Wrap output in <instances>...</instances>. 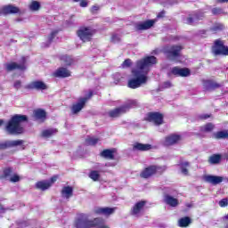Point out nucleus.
Returning <instances> with one entry per match:
<instances>
[{
  "instance_id": "nucleus-46",
  "label": "nucleus",
  "mask_w": 228,
  "mask_h": 228,
  "mask_svg": "<svg viewBox=\"0 0 228 228\" xmlns=\"http://www.w3.org/2000/svg\"><path fill=\"white\" fill-rule=\"evenodd\" d=\"M104 208H96L94 209L95 215H103Z\"/></svg>"
},
{
  "instance_id": "nucleus-2",
  "label": "nucleus",
  "mask_w": 228,
  "mask_h": 228,
  "mask_svg": "<svg viewBox=\"0 0 228 228\" xmlns=\"http://www.w3.org/2000/svg\"><path fill=\"white\" fill-rule=\"evenodd\" d=\"M28 121V116L26 115H15L13 116L5 126V130L9 134H22L24 133V127H22V122Z\"/></svg>"
},
{
  "instance_id": "nucleus-16",
  "label": "nucleus",
  "mask_w": 228,
  "mask_h": 228,
  "mask_svg": "<svg viewBox=\"0 0 228 228\" xmlns=\"http://www.w3.org/2000/svg\"><path fill=\"white\" fill-rule=\"evenodd\" d=\"M203 181L206 183H209L210 184H220L222 181H224V177L222 176H216V175H206L203 176Z\"/></svg>"
},
{
  "instance_id": "nucleus-15",
  "label": "nucleus",
  "mask_w": 228,
  "mask_h": 228,
  "mask_svg": "<svg viewBox=\"0 0 228 228\" xmlns=\"http://www.w3.org/2000/svg\"><path fill=\"white\" fill-rule=\"evenodd\" d=\"M171 73L174 74V76L180 77H188V76H190V69L186 68L175 67L172 69Z\"/></svg>"
},
{
  "instance_id": "nucleus-6",
  "label": "nucleus",
  "mask_w": 228,
  "mask_h": 228,
  "mask_svg": "<svg viewBox=\"0 0 228 228\" xmlns=\"http://www.w3.org/2000/svg\"><path fill=\"white\" fill-rule=\"evenodd\" d=\"M165 170H167V166H150L141 173V177L149 179V177H152L158 172H165Z\"/></svg>"
},
{
  "instance_id": "nucleus-8",
  "label": "nucleus",
  "mask_w": 228,
  "mask_h": 228,
  "mask_svg": "<svg viewBox=\"0 0 228 228\" xmlns=\"http://www.w3.org/2000/svg\"><path fill=\"white\" fill-rule=\"evenodd\" d=\"M145 204H147V201L145 200L135 203L131 208L130 215H132V216H136L137 218L140 217L143 211V208H145Z\"/></svg>"
},
{
  "instance_id": "nucleus-55",
  "label": "nucleus",
  "mask_w": 228,
  "mask_h": 228,
  "mask_svg": "<svg viewBox=\"0 0 228 228\" xmlns=\"http://www.w3.org/2000/svg\"><path fill=\"white\" fill-rule=\"evenodd\" d=\"M209 115H208V114H202V115H200V118L201 119V120H206L207 118H209Z\"/></svg>"
},
{
  "instance_id": "nucleus-20",
  "label": "nucleus",
  "mask_w": 228,
  "mask_h": 228,
  "mask_svg": "<svg viewBox=\"0 0 228 228\" xmlns=\"http://www.w3.org/2000/svg\"><path fill=\"white\" fill-rule=\"evenodd\" d=\"M53 77H70V70L66 68L57 69L53 74Z\"/></svg>"
},
{
  "instance_id": "nucleus-57",
  "label": "nucleus",
  "mask_w": 228,
  "mask_h": 228,
  "mask_svg": "<svg viewBox=\"0 0 228 228\" xmlns=\"http://www.w3.org/2000/svg\"><path fill=\"white\" fill-rule=\"evenodd\" d=\"M217 3H228V0H216Z\"/></svg>"
},
{
  "instance_id": "nucleus-47",
  "label": "nucleus",
  "mask_w": 228,
  "mask_h": 228,
  "mask_svg": "<svg viewBox=\"0 0 228 228\" xmlns=\"http://www.w3.org/2000/svg\"><path fill=\"white\" fill-rule=\"evenodd\" d=\"M131 65V60L126 59L123 63H122V68L123 69H127Z\"/></svg>"
},
{
  "instance_id": "nucleus-29",
  "label": "nucleus",
  "mask_w": 228,
  "mask_h": 228,
  "mask_svg": "<svg viewBox=\"0 0 228 228\" xmlns=\"http://www.w3.org/2000/svg\"><path fill=\"white\" fill-rule=\"evenodd\" d=\"M191 224V219L188 216L182 217L178 220L179 227H188Z\"/></svg>"
},
{
  "instance_id": "nucleus-45",
  "label": "nucleus",
  "mask_w": 228,
  "mask_h": 228,
  "mask_svg": "<svg viewBox=\"0 0 228 228\" xmlns=\"http://www.w3.org/2000/svg\"><path fill=\"white\" fill-rule=\"evenodd\" d=\"M219 206L221 208H226L228 206V200L227 199H223L219 201Z\"/></svg>"
},
{
  "instance_id": "nucleus-4",
  "label": "nucleus",
  "mask_w": 228,
  "mask_h": 228,
  "mask_svg": "<svg viewBox=\"0 0 228 228\" xmlns=\"http://www.w3.org/2000/svg\"><path fill=\"white\" fill-rule=\"evenodd\" d=\"M212 53L214 56H228V47L222 39H216L212 46Z\"/></svg>"
},
{
  "instance_id": "nucleus-58",
  "label": "nucleus",
  "mask_w": 228,
  "mask_h": 228,
  "mask_svg": "<svg viewBox=\"0 0 228 228\" xmlns=\"http://www.w3.org/2000/svg\"><path fill=\"white\" fill-rule=\"evenodd\" d=\"M4 122V120L0 119V126H3Z\"/></svg>"
},
{
  "instance_id": "nucleus-11",
  "label": "nucleus",
  "mask_w": 228,
  "mask_h": 228,
  "mask_svg": "<svg viewBox=\"0 0 228 228\" xmlns=\"http://www.w3.org/2000/svg\"><path fill=\"white\" fill-rule=\"evenodd\" d=\"M156 23L154 20H148L146 21L138 22L134 24L135 31H145L147 29H151L152 26Z\"/></svg>"
},
{
  "instance_id": "nucleus-41",
  "label": "nucleus",
  "mask_w": 228,
  "mask_h": 228,
  "mask_svg": "<svg viewBox=\"0 0 228 228\" xmlns=\"http://www.w3.org/2000/svg\"><path fill=\"white\" fill-rule=\"evenodd\" d=\"M9 181H11V183H19L20 181V177L17 175H11Z\"/></svg>"
},
{
  "instance_id": "nucleus-13",
  "label": "nucleus",
  "mask_w": 228,
  "mask_h": 228,
  "mask_svg": "<svg viewBox=\"0 0 228 228\" xmlns=\"http://www.w3.org/2000/svg\"><path fill=\"white\" fill-rule=\"evenodd\" d=\"M22 143H24L23 140L0 142V151H4L12 147H19V145H22Z\"/></svg>"
},
{
  "instance_id": "nucleus-12",
  "label": "nucleus",
  "mask_w": 228,
  "mask_h": 228,
  "mask_svg": "<svg viewBox=\"0 0 228 228\" xmlns=\"http://www.w3.org/2000/svg\"><path fill=\"white\" fill-rule=\"evenodd\" d=\"M27 88H28V90H47L48 86L47 84L42 80H35L30 82L27 86Z\"/></svg>"
},
{
  "instance_id": "nucleus-34",
  "label": "nucleus",
  "mask_w": 228,
  "mask_h": 228,
  "mask_svg": "<svg viewBox=\"0 0 228 228\" xmlns=\"http://www.w3.org/2000/svg\"><path fill=\"white\" fill-rule=\"evenodd\" d=\"M61 60L64 65H72L74 63V59L69 55H63Z\"/></svg>"
},
{
  "instance_id": "nucleus-22",
  "label": "nucleus",
  "mask_w": 228,
  "mask_h": 228,
  "mask_svg": "<svg viewBox=\"0 0 228 228\" xmlns=\"http://www.w3.org/2000/svg\"><path fill=\"white\" fill-rule=\"evenodd\" d=\"M181 174L183 175H190V162L186 160H181L179 163Z\"/></svg>"
},
{
  "instance_id": "nucleus-50",
  "label": "nucleus",
  "mask_w": 228,
  "mask_h": 228,
  "mask_svg": "<svg viewBox=\"0 0 228 228\" xmlns=\"http://www.w3.org/2000/svg\"><path fill=\"white\" fill-rule=\"evenodd\" d=\"M212 13H213L214 15H218L219 13H222V9H220V8H214V9L212 10Z\"/></svg>"
},
{
  "instance_id": "nucleus-18",
  "label": "nucleus",
  "mask_w": 228,
  "mask_h": 228,
  "mask_svg": "<svg viewBox=\"0 0 228 228\" xmlns=\"http://www.w3.org/2000/svg\"><path fill=\"white\" fill-rule=\"evenodd\" d=\"M19 7L13 5H5L0 9L1 15H10V13H19Z\"/></svg>"
},
{
  "instance_id": "nucleus-28",
  "label": "nucleus",
  "mask_w": 228,
  "mask_h": 228,
  "mask_svg": "<svg viewBox=\"0 0 228 228\" xmlns=\"http://www.w3.org/2000/svg\"><path fill=\"white\" fill-rule=\"evenodd\" d=\"M213 138H215L216 140H224V138H228V131L224 130L216 132L213 134Z\"/></svg>"
},
{
  "instance_id": "nucleus-37",
  "label": "nucleus",
  "mask_w": 228,
  "mask_h": 228,
  "mask_svg": "<svg viewBox=\"0 0 228 228\" xmlns=\"http://www.w3.org/2000/svg\"><path fill=\"white\" fill-rule=\"evenodd\" d=\"M12 174H13V171L12 170V168H10V167L5 168L4 170L3 177L9 181V179L12 177Z\"/></svg>"
},
{
  "instance_id": "nucleus-33",
  "label": "nucleus",
  "mask_w": 228,
  "mask_h": 228,
  "mask_svg": "<svg viewBox=\"0 0 228 228\" xmlns=\"http://www.w3.org/2000/svg\"><path fill=\"white\" fill-rule=\"evenodd\" d=\"M34 115L37 120H45V110H35Z\"/></svg>"
},
{
  "instance_id": "nucleus-23",
  "label": "nucleus",
  "mask_w": 228,
  "mask_h": 228,
  "mask_svg": "<svg viewBox=\"0 0 228 228\" xmlns=\"http://www.w3.org/2000/svg\"><path fill=\"white\" fill-rule=\"evenodd\" d=\"M115 149L112 150H103L101 153L100 156L102 158H104L105 159H115Z\"/></svg>"
},
{
  "instance_id": "nucleus-44",
  "label": "nucleus",
  "mask_w": 228,
  "mask_h": 228,
  "mask_svg": "<svg viewBox=\"0 0 228 228\" xmlns=\"http://www.w3.org/2000/svg\"><path fill=\"white\" fill-rule=\"evenodd\" d=\"M56 35H58V31L54 30L53 31L50 36L48 37V41L51 44V42H53V40H54V37H56Z\"/></svg>"
},
{
  "instance_id": "nucleus-51",
  "label": "nucleus",
  "mask_w": 228,
  "mask_h": 228,
  "mask_svg": "<svg viewBox=\"0 0 228 228\" xmlns=\"http://www.w3.org/2000/svg\"><path fill=\"white\" fill-rule=\"evenodd\" d=\"M80 6H81V8H86V6H88V1L81 0L80 1Z\"/></svg>"
},
{
  "instance_id": "nucleus-39",
  "label": "nucleus",
  "mask_w": 228,
  "mask_h": 228,
  "mask_svg": "<svg viewBox=\"0 0 228 228\" xmlns=\"http://www.w3.org/2000/svg\"><path fill=\"white\" fill-rule=\"evenodd\" d=\"M221 227L223 228L228 227V215L221 218Z\"/></svg>"
},
{
  "instance_id": "nucleus-49",
  "label": "nucleus",
  "mask_w": 228,
  "mask_h": 228,
  "mask_svg": "<svg viewBox=\"0 0 228 228\" xmlns=\"http://www.w3.org/2000/svg\"><path fill=\"white\" fill-rule=\"evenodd\" d=\"M8 208H4L3 204L0 203V215H3V213H6L8 211Z\"/></svg>"
},
{
  "instance_id": "nucleus-3",
  "label": "nucleus",
  "mask_w": 228,
  "mask_h": 228,
  "mask_svg": "<svg viewBox=\"0 0 228 228\" xmlns=\"http://www.w3.org/2000/svg\"><path fill=\"white\" fill-rule=\"evenodd\" d=\"M137 104L138 102H136V100H130L125 105L110 110L109 116L111 117V118H118V117L124 115V113H127L128 110H131L134 106H137Z\"/></svg>"
},
{
  "instance_id": "nucleus-35",
  "label": "nucleus",
  "mask_w": 228,
  "mask_h": 228,
  "mask_svg": "<svg viewBox=\"0 0 228 228\" xmlns=\"http://www.w3.org/2000/svg\"><path fill=\"white\" fill-rule=\"evenodd\" d=\"M89 177L93 181H99V179H101V174H99V171L97 170H93L90 172Z\"/></svg>"
},
{
  "instance_id": "nucleus-5",
  "label": "nucleus",
  "mask_w": 228,
  "mask_h": 228,
  "mask_svg": "<svg viewBox=\"0 0 228 228\" xmlns=\"http://www.w3.org/2000/svg\"><path fill=\"white\" fill-rule=\"evenodd\" d=\"M95 30L92 27H81L77 31V35L82 40V42H90L92 37H94Z\"/></svg>"
},
{
  "instance_id": "nucleus-42",
  "label": "nucleus",
  "mask_w": 228,
  "mask_h": 228,
  "mask_svg": "<svg viewBox=\"0 0 228 228\" xmlns=\"http://www.w3.org/2000/svg\"><path fill=\"white\" fill-rule=\"evenodd\" d=\"M224 25L223 24H216L213 28H212V31H222V29H224Z\"/></svg>"
},
{
  "instance_id": "nucleus-7",
  "label": "nucleus",
  "mask_w": 228,
  "mask_h": 228,
  "mask_svg": "<svg viewBox=\"0 0 228 228\" xmlns=\"http://www.w3.org/2000/svg\"><path fill=\"white\" fill-rule=\"evenodd\" d=\"M93 95L94 93L92 91H89L85 97L79 98L78 102L72 107V113H74V115L79 113V111H81V110L85 108V104H86V102H88V101L92 99Z\"/></svg>"
},
{
  "instance_id": "nucleus-61",
  "label": "nucleus",
  "mask_w": 228,
  "mask_h": 228,
  "mask_svg": "<svg viewBox=\"0 0 228 228\" xmlns=\"http://www.w3.org/2000/svg\"><path fill=\"white\" fill-rule=\"evenodd\" d=\"M188 208H191V206L188 205Z\"/></svg>"
},
{
  "instance_id": "nucleus-14",
  "label": "nucleus",
  "mask_w": 228,
  "mask_h": 228,
  "mask_svg": "<svg viewBox=\"0 0 228 228\" xmlns=\"http://www.w3.org/2000/svg\"><path fill=\"white\" fill-rule=\"evenodd\" d=\"M181 140H183V137H181V135L170 134L165 138L164 145H166L167 147H168L170 145H175L176 143H179V142H181Z\"/></svg>"
},
{
  "instance_id": "nucleus-52",
  "label": "nucleus",
  "mask_w": 228,
  "mask_h": 228,
  "mask_svg": "<svg viewBox=\"0 0 228 228\" xmlns=\"http://www.w3.org/2000/svg\"><path fill=\"white\" fill-rule=\"evenodd\" d=\"M171 86H172V82H170V81H166L163 83L164 88H171Z\"/></svg>"
},
{
  "instance_id": "nucleus-56",
  "label": "nucleus",
  "mask_w": 228,
  "mask_h": 228,
  "mask_svg": "<svg viewBox=\"0 0 228 228\" xmlns=\"http://www.w3.org/2000/svg\"><path fill=\"white\" fill-rule=\"evenodd\" d=\"M165 16V12H159V14H158V19H161L162 17H164Z\"/></svg>"
},
{
  "instance_id": "nucleus-59",
  "label": "nucleus",
  "mask_w": 228,
  "mask_h": 228,
  "mask_svg": "<svg viewBox=\"0 0 228 228\" xmlns=\"http://www.w3.org/2000/svg\"><path fill=\"white\" fill-rule=\"evenodd\" d=\"M81 0H73L74 3H79Z\"/></svg>"
},
{
  "instance_id": "nucleus-9",
  "label": "nucleus",
  "mask_w": 228,
  "mask_h": 228,
  "mask_svg": "<svg viewBox=\"0 0 228 228\" xmlns=\"http://www.w3.org/2000/svg\"><path fill=\"white\" fill-rule=\"evenodd\" d=\"M148 122H152L155 126L163 124V114L159 112H150L147 116Z\"/></svg>"
},
{
  "instance_id": "nucleus-53",
  "label": "nucleus",
  "mask_w": 228,
  "mask_h": 228,
  "mask_svg": "<svg viewBox=\"0 0 228 228\" xmlns=\"http://www.w3.org/2000/svg\"><path fill=\"white\" fill-rule=\"evenodd\" d=\"M99 12V5H94L92 8H91V13H95Z\"/></svg>"
},
{
  "instance_id": "nucleus-38",
  "label": "nucleus",
  "mask_w": 228,
  "mask_h": 228,
  "mask_svg": "<svg viewBox=\"0 0 228 228\" xmlns=\"http://www.w3.org/2000/svg\"><path fill=\"white\" fill-rule=\"evenodd\" d=\"M115 208H103V215H105V216H110V215H113V213H115Z\"/></svg>"
},
{
  "instance_id": "nucleus-54",
  "label": "nucleus",
  "mask_w": 228,
  "mask_h": 228,
  "mask_svg": "<svg viewBox=\"0 0 228 228\" xmlns=\"http://www.w3.org/2000/svg\"><path fill=\"white\" fill-rule=\"evenodd\" d=\"M56 181H58V176H53L49 181V183H51V186H53V184H54Z\"/></svg>"
},
{
  "instance_id": "nucleus-40",
  "label": "nucleus",
  "mask_w": 228,
  "mask_h": 228,
  "mask_svg": "<svg viewBox=\"0 0 228 228\" xmlns=\"http://www.w3.org/2000/svg\"><path fill=\"white\" fill-rule=\"evenodd\" d=\"M110 42H112V44H118V42H120V36L113 34L110 37Z\"/></svg>"
},
{
  "instance_id": "nucleus-25",
  "label": "nucleus",
  "mask_w": 228,
  "mask_h": 228,
  "mask_svg": "<svg viewBox=\"0 0 228 228\" xmlns=\"http://www.w3.org/2000/svg\"><path fill=\"white\" fill-rule=\"evenodd\" d=\"M74 193V189L70 186H65L61 190V197L63 199H70Z\"/></svg>"
},
{
  "instance_id": "nucleus-27",
  "label": "nucleus",
  "mask_w": 228,
  "mask_h": 228,
  "mask_svg": "<svg viewBox=\"0 0 228 228\" xmlns=\"http://www.w3.org/2000/svg\"><path fill=\"white\" fill-rule=\"evenodd\" d=\"M58 133V129L56 128H49L46 130H43L41 133L42 138H51V136H54Z\"/></svg>"
},
{
  "instance_id": "nucleus-10",
  "label": "nucleus",
  "mask_w": 228,
  "mask_h": 228,
  "mask_svg": "<svg viewBox=\"0 0 228 228\" xmlns=\"http://www.w3.org/2000/svg\"><path fill=\"white\" fill-rule=\"evenodd\" d=\"M183 47L179 45L170 46L166 49V54L168 60H175L179 56V53H181V50Z\"/></svg>"
},
{
  "instance_id": "nucleus-36",
  "label": "nucleus",
  "mask_w": 228,
  "mask_h": 228,
  "mask_svg": "<svg viewBox=\"0 0 228 228\" xmlns=\"http://www.w3.org/2000/svg\"><path fill=\"white\" fill-rule=\"evenodd\" d=\"M87 145H97L101 140L97 137H89L86 140Z\"/></svg>"
},
{
  "instance_id": "nucleus-31",
  "label": "nucleus",
  "mask_w": 228,
  "mask_h": 228,
  "mask_svg": "<svg viewBox=\"0 0 228 228\" xmlns=\"http://www.w3.org/2000/svg\"><path fill=\"white\" fill-rule=\"evenodd\" d=\"M215 129V125L213 123H208L200 126L201 133H211Z\"/></svg>"
},
{
  "instance_id": "nucleus-48",
  "label": "nucleus",
  "mask_w": 228,
  "mask_h": 228,
  "mask_svg": "<svg viewBox=\"0 0 228 228\" xmlns=\"http://www.w3.org/2000/svg\"><path fill=\"white\" fill-rule=\"evenodd\" d=\"M13 86L16 90H20V88L22 86V82H20V80H17L14 82Z\"/></svg>"
},
{
  "instance_id": "nucleus-26",
  "label": "nucleus",
  "mask_w": 228,
  "mask_h": 228,
  "mask_svg": "<svg viewBox=\"0 0 228 228\" xmlns=\"http://www.w3.org/2000/svg\"><path fill=\"white\" fill-rule=\"evenodd\" d=\"M201 19H204V13L193 14L187 18L186 23L187 24H195V22H197V20H201Z\"/></svg>"
},
{
  "instance_id": "nucleus-24",
  "label": "nucleus",
  "mask_w": 228,
  "mask_h": 228,
  "mask_svg": "<svg viewBox=\"0 0 228 228\" xmlns=\"http://www.w3.org/2000/svg\"><path fill=\"white\" fill-rule=\"evenodd\" d=\"M36 188H37V190H41V191H45V190H49V188H51V182H49V180L37 182L36 183Z\"/></svg>"
},
{
  "instance_id": "nucleus-32",
  "label": "nucleus",
  "mask_w": 228,
  "mask_h": 228,
  "mask_svg": "<svg viewBox=\"0 0 228 228\" xmlns=\"http://www.w3.org/2000/svg\"><path fill=\"white\" fill-rule=\"evenodd\" d=\"M220 159H222V156L215 154L209 157L208 163H210V165H218Z\"/></svg>"
},
{
  "instance_id": "nucleus-19",
  "label": "nucleus",
  "mask_w": 228,
  "mask_h": 228,
  "mask_svg": "<svg viewBox=\"0 0 228 228\" xmlns=\"http://www.w3.org/2000/svg\"><path fill=\"white\" fill-rule=\"evenodd\" d=\"M154 147L149 143L143 144L141 142H134L133 144V151H140L142 152H145L147 151H151Z\"/></svg>"
},
{
  "instance_id": "nucleus-1",
  "label": "nucleus",
  "mask_w": 228,
  "mask_h": 228,
  "mask_svg": "<svg viewBox=\"0 0 228 228\" xmlns=\"http://www.w3.org/2000/svg\"><path fill=\"white\" fill-rule=\"evenodd\" d=\"M156 63H158V61L154 56H148L137 61L135 68L132 69L134 77L128 80V88L135 90V88H140L142 85H146L149 81L147 74H149L151 67L156 65Z\"/></svg>"
},
{
  "instance_id": "nucleus-21",
  "label": "nucleus",
  "mask_w": 228,
  "mask_h": 228,
  "mask_svg": "<svg viewBox=\"0 0 228 228\" xmlns=\"http://www.w3.org/2000/svg\"><path fill=\"white\" fill-rule=\"evenodd\" d=\"M5 69L7 72H12V70L19 69V70H26V64H17L15 62H10L5 64Z\"/></svg>"
},
{
  "instance_id": "nucleus-30",
  "label": "nucleus",
  "mask_w": 228,
  "mask_h": 228,
  "mask_svg": "<svg viewBox=\"0 0 228 228\" xmlns=\"http://www.w3.org/2000/svg\"><path fill=\"white\" fill-rule=\"evenodd\" d=\"M28 8L30 12H38L40 8H42V5L40 4V2L38 1H32L30 4L28 5Z\"/></svg>"
},
{
  "instance_id": "nucleus-60",
  "label": "nucleus",
  "mask_w": 228,
  "mask_h": 228,
  "mask_svg": "<svg viewBox=\"0 0 228 228\" xmlns=\"http://www.w3.org/2000/svg\"><path fill=\"white\" fill-rule=\"evenodd\" d=\"M22 60H23V62L26 61V59H25V58H23Z\"/></svg>"
},
{
  "instance_id": "nucleus-43",
  "label": "nucleus",
  "mask_w": 228,
  "mask_h": 228,
  "mask_svg": "<svg viewBox=\"0 0 228 228\" xmlns=\"http://www.w3.org/2000/svg\"><path fill=\"white\" fill-rule=\"evenodd\" d=\"M206 85H207V86H208V90H211V88H218V84H216V83H213V82H207L206 83Z\"/></svg>"
},
{
  "instance_id": "nucleus-17",
  "label": "nucleus",
  "mask_w": 228,
  "mask_h": 228,
  "mask_svg": "<svg viewBox=\"0 0 228 228\" xmlns=\"http://www.w3.org/2000/svg\"><path fill=\"white\" fill-rule=\"evenodd\" d=\"M164 202L167 204V206H170V208H177V206L180 204L179 200L170 194L164 195Z\"/></svg>"
}]
</instances>
